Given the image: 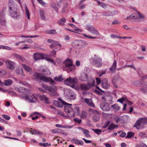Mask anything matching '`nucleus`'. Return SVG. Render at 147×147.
<instances>
[{"label":"nucleus","mask_w":147,"mask_h":147,"mask_svg":"<svg viewBox=\"0 0 147 147\" xmlns=\"http://www.w3.org/2000/svg\"><path fill=\"white\" fill-rule=\"evenodd\" d=\"M71 107V111L70 112V113H69V116H68V113H66L67 114V117L71 116L74 117V114L78 115L79 114L80 111L79 110V107H78L76 105H74L72 107Z\"/></svg>","instance_id":"obj_7"},{"label":"nucleus","mask_w":147,"mask_h":147,"mask_svg":"<svg viewBox=\"0 0 147 147\" xmlns=\"http://www.w3.org/2000/svg\"><path fill=\"white\" fill-rule=\"evenodd\" d=\"M75 98V94H71L70 96V98L71 99L74 100Z\"/></svg>","instance_id":"obj_62"},{"label":"nucleus","mask_w":147,"mask_h":147,"mask_svg":"<svg viewBox=\"0 0 147 147\" xmlns=\"http://www.w3.org/2000/svg\"><path fill=\"white\" fill-rule=\"evenodd\" d=\"M135 17L136 19L142 20L144 18V17L141 14L140 12H138V14L135 15Z\"/></svg>","instance_id":"obj_25"},{"label":"nucleus","mask_w":147,"mask_h":147,"mask_svg":"<svg viewBox=\"0 0 147 147\" xmlns=\"http://www.w3.org/2000/svg\"><path fill=\"white\" fill-rule=\"evenodd\" d=\"M80 88L82 90H87L90 88V86L88 83L87 85L82 84L80 86Z\"/></svg>","instance_id":"obj_17"},{"label":"nucleus","mask_w":147,"mask_h":147,"mask_svg":"<svg viewBox=\"0 0 147 147\" xmlns=\"http://www.w3.org/2000/svg\"><path fill=\"white\" fill-rule=\"evenodd\" d=\"M96 82L98 84H99L101 82V80L100 78H96Z\"/></svg>","instance_id":"obj_64"},{"label":"nucleus","mask_w":147,"mask_h":147,"mask_svg":"<svg viewBox=\"0 0 147 147\" xmlns=\"http://www.w3.org/2000/svg\"><path fill=\"white\" fill-rule=\"evenodd\" d=\"M99 114H95L93 115V116L92 119L93 121L94 122H96L98 121L100 119Z\"/></svg>","instance_id":"obj_24"},{"label":"nucleus","mask_w":147,"mask_h":147,"mask_svg":"<svg viewBox=\"0 0 147 147\" xmlns=\"http://www.w3.org/2000/svg\"><path fill=\"white\" fill-rule=\"evenodd\" d=\"M134 133L133 132H129L127 133V135L126 136V138H131L134 136Z\"/></svg>","instance_id":"obj_39"},{"label":"nucleus","mask_w":147,"mask_h":147,"mask_svg":"<svg viewBox=\"0 0 147 147\" xmlns=\"http://www.w3.org/2000/svg\"><path fill=\"white\" fill-rule=\"evenodd\" d=\"M147 123V119L142 118H139L136 121L134 127H136L137 129H140L144 127V125Z\"/></svg>","instance_id":"obj_5"},{"label":"nucleus","mask_w":147,"mask_h":147,"mask_svg":"<svg viewBox=\"0 0 147 147\" xmlns=\"http://www.w3.org/2000/svg\"><path fill=\"white\" fill-rule=\"evenodd\" d=\"M7 68L11 69H14L15 64L13 62L10 61H8L5 62Z\"/></svg>","instance_id":"obj_14"},{"label":"nucleus","mask_w":147,"mask_h":147,"mask_svg":"<svg viewBox=\"0 0 147 147\" xmlns=\"http://www.w3.org/2000/svg\"><path fill=\"white\" fill-rule=\"evenodd\" d=\"M39 36L38 35H35L34 36H21V37H25L26 38H33L37 37Z\"/></svg>","instance_id":"obj_53"},{"label":"nucleus","mask_w":147,"mask_h":147,"mask_svg":"<svg viewBox=\"0 0 147 147\" xmlns=\"http://www.w3.org/2000/svg\"><path fill=\"white\" fill-rule=\"evenodd\" d=\"M4 82L5 85L6 86H8L12 84V81L10 79H7L5 80Z\"/></svg>","instance_id":"obj_31"},{"label":"nucleus","mask_w":147,"mask_h":147,"mask_svg":"<svg viewBox=\"0 0 147 147\" xmlns=\"http://www.w3.org/2000/svg\"><path fill=\"white\" fill-rule=\"evenodd\" d=\"M54 79L55 80L59 82H61L63 80L62 75L55 77L54 78Z\"/></svg>","instance_id":"obj_30"},{"label":"nucleus","mask_w":147,"mask_h":147,"mask_svg":"<svg viewBox=\"0 0 147 147\" xmlns=\"http://www.w3.org/2000/svg\"><path fill=\"white\" fill-rule=\"evenodd\" d=\"M140 91L144 93L145 94H147V89H145L144 88H141L140 89Z\"/></svg>","instance_id":"obj_59"},{"label":"nucleus","mask_w":147,"mask_h":147,"mask_svg":"<svg viewBox=\"0 0 147 147\" xmlns=\"http://www.w3.org/2000/svg\"><path fill=\"white\" fill-rule=\"evenodd\" d=\"M51 6L57 12L58 8L56 4L53 3L51 5Z\"/></svg>","instance_id":"obj_47"},{"label":"nucleus","mask_w":147,"mask_h":147,"mask_svg":"<svg viewBox=\"0 0 147 147\" xmlns=\"http://www.w3.org/2000/svg\"><path fill=\"white\" fill-rule=\"evenodd\" d=\"M110 123V121H108L107 122H106L104 125L103 126V128H106L108 125H109Z\"/></svg>","instance_id":"obj_56"},{"label":"nucleus","mask_w":147,"mask_h":147,"mask_svg":"<svg viewBox=\"0 0 147 147\" xmlns=\"http://www.w3.org/2000/svg\"><path fill=\"white\" fill-rule=\"evenodd\" d=\"M142 88H144L145 89H147V81H144L143 83H142Z\"/></svg>","instance_id":"obj_48"},{"label":"nucleus","mask_w":147,"mask_h":147,"mask_svg":"<svg viewBox=\"0 0 147 147\" xmlns=\"http://www.w3.org/2000/svg\"><path fill=\"white\" fill-rule=\"evenodd\" d=\"M106 70H103L102 71H100L97 73V74L98 76L100 77H101L103 75L105 74L106 73Z\"/></svg>","instance_id":"obj_37"},{"label":"nucleus","mask_w":147,"mask_h":147,"mask_svg":"<svg viewBox=\"0 0 147 147\" xmlns=\"http://www.w3.org/2000/svg\"><path fill=\"white\" fill-rule=\"evenodd\" d=\"M135 14H133L131 15L130 16L127 17L126 19H136L135 17Z\"/></svg>","instance_id":"obj_44"},{"label":"nucleus","mask_w":147,"mask_h":147,"mask_svg":"<svg viewBox=\"0 0 147 147\" xmlns=\"http://www.w3.org/2000/svg\"><path fill=\"white\" fill-rule=\"evenodd\" d=\"M74 120L75 122L78 123H80L81 122V119H79L77 118H75Z\"/></svg>","instance_id":"obj_57"},{"label":"nucleus","mask_w":147,"mask_h":147,"mask_svg":"<svg viewBox=\"0 0 147 147\" xmlns=\"http://www.w3.org/2000/svg\"><path fill=\"white\" fill-rule=\"evenodd\" d=\"M67 5V4L66 3H65L62 9V12H65V10L66 9Z\"/></svg>","instance_id":"obj_60"},{"label":"nucleus","mask_w":147,"mask_h":147,"mask_svg":"<svg viewBox=\"0 0 147 147\" xmlns=\"http://www.w3.org/2000/svg\"><path fill=\"white\" fill-rule=\"evenodd\" d=\"M40 18L42 20H46L44 12L43 10H40L39 11Z\"/></svg>","instance_id":"obj_28"},{"label":"nucleus","mask_w":147,"mask_h":147,"mask_svg":"<svg viewBox=\"0 0 147 147\" xmlns=\"http://www.w3.org/2000/svg\"><path fill=\"white\" fill-rule=\"evenodd\" d=\"M113 14L112 13L109 11L107 12H104L102 13V15L104 16H110L113 15Z\"/></svg>","instance_id":"obj_33"},{"label":"nucleus","mask_w":147,"mask_h":147,"mask_svg":"<svg viewBox=\"0 0 147 147\" xmlns=\"http://www.w3.org/2000/svg\"><path fill=\"white\" fill-rule=\"evenodd\" d=\"M43 57L44 55L42 53H36L33 55L34 58L35 60L43 59Z\"/></svg>","instance_id":"obj_15"},{"label":"nucleus","mask_w":147,"mask_h":147,"mask_svg":"<svg viewBox=\"0 0 147 147\" xmlns=\"http://www.w3.org/2000/svg\"><path fill=\"white\" fill-rule=\"evenodd\" d=\"M95 81L94 80L91 83L90 82L88 83V84L90 85V88L92 87H93L95 85Z\"/></svg>","instance_id":"obj_63"},{"label":"nucleus","mask_w":147,"mask_h":147,"mask_svg":"<svg viewBox=\"0 0 147 147\" xmlns=\"http://www.w3.org/2000/svg\"><path fill=\"white\" fill-rule=\"evenodd\" d=\"M117 68V62L116 60H115L112 66L110 68L109 70L111 72H114Z\"/></svg>","instance_id":"obj_22"},{"label":"nucleus","mask_w":147,"mask_h":147,"mask_svg":"<svg viewBox=\"0 0 147 147\" xmlns=\"http://www.w3.org/2000/svg\"><path fill=\"white\" fill-rule=\"evenodd\" d=\"M119 76H114L112 82H115V83L119 80Z\"/></svg>","instance_id":"obj_50"},{"label":"nucleus","mask_w":147,"mask_h":147,"mask_svg":"<svg viewBox=\"0 0 147 147\" xmlns=\"http://www.w3.org/2000/svg\"><path fill=\"white\" fill-rule=\"evenodd\" d=\"M3 16H4V15H3V14H2V15H0V24L1 25L3 26L5 25L6 22Z\"/></svg>","instance_id":"obj_18"},{"label":"nucleus","mask_w":147,"mask_h":147,"mask_svg":"<svg viewBox=\"0 0 147 147\" xmlns=\"http://www.w3.org/2000/svg\"><path fill=\"white\" fill-rule=\"evenodd\" d=\"M89 131L88 130L85 129L83 131V133L85 136L87 138H89L90 137V136L89 134Z\"/></svg>","instance_id":"obj_36"},{"label":"nucleus","mask_w":147,"mask_h":147,"mask_svg":"<svg viewBox=\"0 0 147 147\" xmlns=\"http://www.w3.org/2000/svg\"><path fill=\"white\" fill-rule=\"evenodd\" d=\"M14 56L15 57L16 59L22 61H23L24 58L22 56L16 54H15Z\"/></svg>","instance_id":"obj_40"},{"label":"nucleus","mask_w":147,"mask_h":147,"mask_svg":"<svg viewBox=\"0 0 147 147\" xmlns=\"http://www.w3.org/2000/svg\"><path fill=\"white\" fill-rule=\"evenodd\" d=\"M90 61L92 63L97 67H100L102 65V59L98 57L96 55H94V57L91 58Z\"/></svg>","instance_id":"obj_6"},{"label":"nucleus","mask_w":147,"mask_h":147,"mask_svg":"<svg viewBox=\"0 0 147 147\" xmlns=\"http://www.w3.org/2000/svg\"><path fill=\"white\" fill-rule=\"evenodd\" d=\"M92 130L94 131L96 134L98 135L100 134L102 131V130L99 129H92Z\"/></svg>","instance_id":"obj_42"},{"label":"nucleus","mask_w":147,"mask_h":147,"mask_svg":"<svg viewBox=\"0 0 147 147\" xmlns=\"http://www.w3.org/2000/svg\"><path fill=\"white\" fill-rule=\"evenodd\" d=\"M26 12V14L28 18V19H30V14L29 13V11H28V8L26 6V7L25 9Z\"/></svg>","instance_id":"obj_49"},{"label":"nucleus","mask_w":147,"mask_h":147,"mask_svg":"<svg viewBox=\"0 0 147 147\" xmlns=\"http://www.w3.org/2000/svg\"><path fill=\"white\" fill-rule=\"evenodd\" d=\"M87 45L88 43L86 41L81 40H75L72 43V45L73 47L78 49L83 48Z\"/></svg>","instance_id":"obj_4"},{"label":"nucleus","mask_w":147,"mask_h":147,"mask_svg":"<svg viewBox=\"0 0 147 147\" xmlns=\"http://www.w3.org/2000/svg\"><path fill=\"white\" fill-rule=\"evenodd\" d=\"M71 142L72 143L75 144H77L81 145H82L84 142L83 141L81 140H78L76 139H73L71 140Z\"/></svg>","instance_id":"obj_20"},{"label":"nucleus","mask_w":147,"mask_h":147,"mask_svg":"<svg viewBox=\"0 0 147 147\" xmlns=\"http://www.w3.org/2000/svg\"><path fill=\"white\" fill-rule=\"evenodd\" d=\"M50 93H49V95L53 97L57 96L58 95V94L56 91L54 89L52 88L50 90Z\"/></svg>","instance_id":"obj_21"},{"label":"nucleus","mask_w":147,"mask_h":147,"mask_svg":"<svg viewBox=\"0 0 147 147\" xmlns=\"http://www.w3.org/2000/svg\"><path fill=\"white\" fill-rule=\"evenodd\" d=\"M2 117L6 120H9L10 117L9 116L7 115H2Z\"/></svg>","instance_id":"obj_55"},{"label":"nucleus","mask_w":147,"mask_h":147,"mask_svg":"<svg viewBox=\"0 0 147 147\" xmlns=\"http://www.w3.org/2000/svg\"><path fill=\"white\" fill-rule=\"evenodd\" d=\"M16 72L18 74H21L23 76H24V75L23 74V70L22 69H16Z\"/></svg>","instance_id":"obj_38"},{"label":"nucleus","mask_w":147,"mask_h":147,"mask_svg":"<svg viewBox=\"0 0 147 147\" xmlns=\"http://www.w3.org/2000/svg\"><path fill=\"white\" fill-rule=\"evenodd\" d=\"M47 80L46 81H44L45 82H50L52 84H54L55 83V81L53 80L51 78H48L47 77Z\"/></svg>","instance_id":"obj_45"},{"label":"nucleus","mask_w":147,"mask_h":147,"mask_svg":"<svg viewBox=\"0 0 147 147\" xmlns=\"http://www.w3.org/2000/svg\"><path fill=\"white\" fill-rule=\"evenodd\" d=\"M101 85L102 88L105 89H108L110 86V84L108 82V80L105 79L102 81Z\"/></svg>","instance_id":"obj_12"},{"label":"nucleus","mask_w":147,"mask_h":147,"mask_svg":"<svg viewBox=\"0 0 147 147\" xmlns=\"http://www.w3.org/2000/svg\"><path fill=\"white\" fill-rule=\"evenodd\" d=\"M114 109L117 110H118L120 109V107H119L118 105L117 104H115L111 106Z\"/></svg>","instance_id":"obj_43"},{"label":"nucleus","mask_w":147,"mask_h":147,"mask_svg":"<svg viewBox=\"0 0 147 147\" xmlns=\"http://www.w3.org/2000/svg\"><path fill=\"white\" fill-rule=\"evenodd\" d=\"M38 97L40 100H44L45 102L46 103H49L48 99L45 95H39Z\"/></svg>","instance_id":"obj_19"},{"label":"nucleus","mask_w":147,"mask_h":147,"mask_svg":"<svg viewBox=\"0 0 147 147\" xmlns=\"http://www.w3.org/2000/svg\"><path fill=\"white\" fill-rule=\"evenodd\" d=\"M16 90L18 92L22 94L27 93L28 91V89L22 87L17 88L16 89Z\"/></svg>","instance_id":"obj_13"},{"label":"nucleus","mask_w":147,"mask_h":147,"mask_svg":"<svg viewBox=\"0 0 147 147\" xmlns=\"http://www.w3.org/2000/svg\"><path fill=\"white\" fill-rule=\"evenodd\" d=\"M80 117L82 118H86L87 115L86 112L85 111H82Z\"/></svg>","instance_id":"obj_41"},{"label":"nucleus","mask_w":147,"mask_h":147,"mask_svg":"<svg viewBox=\"0 0 147 147\" xmlns=\"http://www.w3.org/2000/svg\"><path fill=\"white\" fill-rule=\"evenodd\" d=\"M97 2L98 3V5L101 6L103 8H105L107 7V5L104 3L100 2L99 1H97Z\"/></svg>","instance_id":"obj_32"},{"label":"nucleus","mask_w":147,"mask_h":147,"mask_svg":"<svg viewBox=\"0 0 147 147\" xmlns=\"http://www.w3.org/2000/svg\"><path fill=\"white\" fill-rule=\"evenodd\" d=\"M26 100L30 101L31 102H36V101H34V99H35L36 100V97H34V98H33L32 96L30 95H27V96L26 97Z\"/></svg>","instance_id":"obj_23"},{"label":"nucleus","mask_w":147,"mask_h":147,"mask_svg":"<svg viewBox=\"0 0 147 147\" xmlns=\"http://www.w3.org/2000/svg\"><path fill=\"white\" fill-rule=\"evenodd\" d=\"M86 29L91 33L96 35H98L99 34V33L98 30L91 25H86Z\"/></svg>","instance_id":"obj_10"},{"label":"nucleus","mask_w":147,"mask_h":147,"mask_svg":"<svg viewBox=\"0 0 147 147\" xmlns=\"http://www.w3.org/2000/svg\"><path fill=\"white\" fill-rule=\"evenodd\" d=\"M85 102L89 106L92 107H94L95 105L93 103L92 99H88L85 98L84 99Z\"/></svg>","instance_id":"obj_16"},{"label":"nucleus","mask_w":147,"mask_h":147,"mask_svg":"<svg viewBox=\"0 0 147 147\" xmlns=\"http://www.w3.org/2000/svg\"><path fill=\"white\" fill-rule=\"evenodd\" d=\"M44 86V88H45L47 90H48L49 91L51 90V89L52 88L51 87L46 85H45Z\"/></svg>","instance_id":"obj_61"},{"label":"nucleus","mask_w":147,"mask_h":147,"mask_svg":"<svg viewBox=\"0 0 147 147\" xmlns=\"http://www.w3.org/2000/svg\"><path fill=\"white\" fill-rule=\"evenodd\" d=\"M46 33L50 34H57L56 30L55 29L47 30L45 31Z\"/></svg>","instance_id":"obj_27"},{"label":"nucleus","mask_w":147,"mask_h":147,"mask_svg":"<svg viewBox=\"0 0 147 147\" xmlns=\"http://www.w3.org/2000/svg\"><path fill=\"white\" fill-rule=\"evenodd\" d=\"M89 111L94 113V115L95 114H99L100 113L98 111L95 110H93L92 109H89Z\"/></svg>","instance_id":"obj_46"},{"label":"nucleus","mask_w":147,"mask_h":147,"mask_svg":"<svg viewBox=\"0 0 147 147\" xmlns=\"http://www.w3.org/2000/svg\"><path fill=\"white\" fill-rule=\"evenodd\" d=\"M126 98H121L117 100V102H119L121 103H122L123 101H126Z\"/></svg>","instance_id":"obj_54"},{"label":"nucleus","mask_w":147,"mask_h":147,"mask_svg":"<svg viewBox=\"0 0 147 147\" xmlns=\"http://www.w3.org/2000/svg\"><path fill=\"white\" fill-rule=\"evenodd\" d=\"M58 100L60 101V102L58 101L55 100L53 103V105L58 107L62 108L63 107V105H65L64 106V110L66 113H67L68 116H69V113H70L71 111V108L70 106L72 105L71 104L67 103L65 101L62 100L61 98H59Z\"/></svg>","instance_id":"obj_1"},{"label":"nucleus","mask_w":147,"mask_h":147,"mask_svg":"<svg viewBox=\"0 0 147 147\" xmlns=\"http://www.w3.org/2000/svg\"><path fill=\"white\" fill-rule=\"evenodd\" d=\"M140 81L137 80L133 82H132V84L134 86H139L140 85Z\"/></svg>","instance_id":"obj_35"},{"label":"nucleus","mask_w":147,"mask_h":147,"mask_svg":"<svg viewBox=\"0 0 147 147\" xmlns=\"http://www.w3.org/2000/svg\"><path fill=\"white\" fill-rule=\"evenodd\" d=\"M42 74L40 73H35L33 75L34 79L37 80H41L46 81L47 79L46 76H42Z\"/></svg>","instance_id":"obj_9"},{"label":"nucleus","mask_w":147,"mask_h":147,"mask_svg":"<svg viewBox=\"0 0 147 147\" xmlns=\"http://www.w3.org/2000/svg\"><path fill=\"white\" fill-rule=\"evenodd\" d=\"M65 22V19L64 18H63L58 21V23L60 25H63Z\"/></svg>","instance_id":"obj_34"},{"label":"nucleus","mask_w":147,"mask_h":147,"mask_svg":"<svg viewBox=\"0 0 147 147\" xmlns=\"http://www.w3.org/2000/svg\"><path fill=\"white\" fill-rule=\"evenodd\" d=\"M13 1L10 0L9 1V12L11 17L13 18H16L19 15L18 10L14 4Z\"/></svg>","instance_id":"obj_2"},{"label":"nucleus","mask_w":147,"mask_h":147,"mask_svg":"<svg viewBox=\"0 0 147 147\" xmlns=\"http://www.w3.org/2000/svg\"><path fill=\"white\" fill-rule=\"evenodd\" d=\"M46 59L47 61L50 62L51 63H52L54 65H56V64L55 63L54 61L52 59L49 58H47Z\"/></svg>","instance_id":"obj_58"},{"label":"nucleus","mask_w":147,"mask_h":147,"mask_svg":"<svg viewBox=\"0 0 147 147\" xmlns=\"http://www.w3.org/2000/svg\"><path fill=\"white\" fill-rule=\"evenodd\" d=\"M118 126L117 125H115L113 123H111L109 126L108 129L110 130H113L115 128L117 127Z\"/></svg>","instance_id":"obj_29"},{"label":"nucleus","mask_w":147,"mask_h":147,"mask_svg":"<svg viewBox=\"0 0 147 147\" xmlns=\"http://www.w3.org/2000/svg\"><path fill=\"white\" fill-rule=\"evenodd\" d=\"M121 117L116 116L115 117V122L117 123L121 121Z\"/></svg>","instance_id":"obj_52"},{"label":"nucleus","mask_w":147,"mask_h":147,"mask_svg":"<svg viewBox=\"0 0 147 147\" xmlns=\"http://www.w3.org/2000/svg\"><path fill=\"white\" fill-rule=\"evenodd\" d=\"M64 82V84L66 85H68L69 83L75 84L78 83V81L76 78H72L70 77L66 79Z\"/></svg>","instance_id":"obj_8"},{"label":"nucleus","mask_w":147,"mask_h":147,"mask_svg":"<svg viewBox=\"0 0 147 147\" xmlns=\"http://www.w3.org/2000/svg\"><path fill=\"white\" fill-rule=\"evenodd\" d=\"M100 107L101 109L104 111H109L111 109V107L107 104L102 103L100 105Z\"/></svg>","instance_id":"obj_11"},{"label":"nucleus","mask_w":147,"mask_h":147,"mask_svg":"<svg viewBox=\"0 0 147 147\" xmlns=\"http://www.w3.org/2000/svg\"><path fill=\"white\" fill-rule=\"evenodd\" d=\"M65 66L63 68L64 70L68 73L73 71L75 68V66L73 64L72 61L71 59H68L63 62Z\"/></svg>","instance_id":"obj_3"},{"label":"nucleus","mask_w":147,"mask_h":147,"mask_svg":"<svg viewBox=\"0 0 147 147\" xmlns=\"http://www.w3.org/2000/svg\"><path fill=\"white\" fill-rule=\"evenodd\" d=\"M22 66L24 68L25 70L27 72H31L32 71V69L31 68L28 66L26 65L22 64Z\"/></svg>","instance_id":"obj_26"},{"label":"nucleus","mask_w":147,"mask_h":147,"mask_svg":"<svg viewBox=\"0 0 147 147\" xmlns=\"http://www.w3.org/2000/svg\"><path fill=\"white\" fill-rule=\"evenodd\" d=\"M33 133H32V134H42V133L34 129L32 130Z\"/></svg>","instance_id":"obj_51"}]
</instances>
